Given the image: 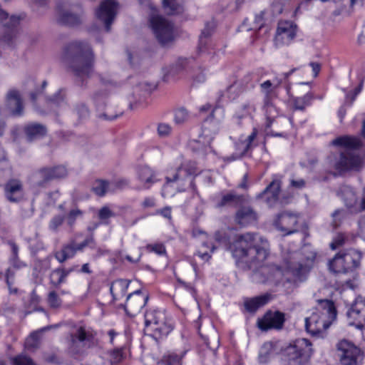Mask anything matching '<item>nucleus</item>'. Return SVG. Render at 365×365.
Here are the masks:
<instances>
[{"instance_id":"obj_40","label":"nucleus","mask_w":365,"mask_h":365,"mask_svg":"<svg viewBox=\"0 0 365 365\" xmlns=\"http://www.w3.org/2000/svg\"><path fill=\"white\" fill-rule=\"evenodd\" d=\"M109 189V182L103 180H96L92 187L93 191L100 197L104 196Z\"/></svg>"},{"instance_id":"obj_12","label":"nucleus","mask_w":365,"mask_h":365,"mask_svg":"<svg viewBox=\"0 0 365 365\" xmlns=\"http://www.w3.org/2000/svg\"><path fill=\"white\" fill-rule=\"evenodd\" d=\"M346 316L350 325L363 329L365 327V297H357L348 309Z\"/></svg>"},{"instance_id":"obj_31","label":"nucleus","mask_w":365,"mask_h":365,"mask_svg":"<svg viewBox=\"0 0 365 365\" xmlns=\"http://www.w3.org/2000/svg\"><path fill=\"white\" fill-rule=\"evenodd\" d=\"M58 21L65 26H75L81 24L82 20L80 16L68 11H59Z\"/></svg>"},{"instance_id":"obj_8","label":"nucleus","mask_w":365,"mask_h":365,"mask_svg":"<svg viewBox=\"0 0 365 365\" xmlns=\"http://www.w3.org/2000/svg\"><path fill=\"white\" fill-rule=\"evenodd\" d=\"M150 24L158 41L163 45L171 41L173 39V25L159 15L152 4L150 5Z\"/></svg>"},{"instance_id":"obj_35","label":"nucleus","mask_w":365,"mask_h":365,"mask_svg":"<svg viewBox=\"0 0 365 365\" xmlns=\"http://www.w3.org/2000/svg\"><path fill=\"white\" fill-rule=\"evenodd\" d=\"M313 99V95L307 93L302 97H294L292 100L294 108L295 110H304L307 106L311 105Z\"/></svg>"},{"instance_id":"obj_41","label":"nucleus","mask_w":365,"mask_h":365,"mask_svg":"<svg viewBox=\"0 0 365 365\" xmlns=\"http://www.w3.org/2000/svg\"><path fill=\"white\" fill-rule=\"evenodd\" d=\"M51 284L55 287H58L61 284L66 282V279L63 277L61 268L58 267L50 274Z\"/></svg>"},{"instance_id":"obj_29","label":"nucleus","mask_w":365,"mask_h":365,"mask_svg":"<svg viewBox=\"0 0 365 365\" xmlns=\"http://www.w3.org/2000/svg\"><path fill=\"white\" fill-rule=\"evenodd\" d=\"M130 281L119 279L114 281L110 287V294L113 296V300H118L123 297L128 289Z\"/></svg>"},{"instance_id":"obj_28","label":"nucleus","mask_w":365,"mask_h":365,"mask_svg":"<svg viewBox=\"0 0 365 365\" xmlns=\"http://www.w3.org/2000/svg\"><path fill=\"white\" fill-rule=\"evenodd\" d=\"M173 328L171 320L168 319L165 317V319L159 321L148 331H150L153 337L157 339L166 336L173 330Z\"/></svg>"},{"instance_id":"obj_48","label":"nucleus","mask_w":365,"mask_h":365,"mask_svg":"<svg viewBox=\"0 0 365 365\" xmlns=\"http://www.w3.org/2000/svg\"><path fill=\"white\" fill-rule=\"evenodd\" d=\"M244 140H241L235 144L236 153L229 158L230 161L235 160L244 156L248 151H244Z\"/></svg>"},{"instance_id":"obj_55","label":"nucleus","mask_w":365,"mask_h":365,"mask_svg":"<svg viewBox=\"0 0 365 365\" xmlns=\"http://www.w3.org/2000/svg\"><path fill=\"white\" fill-rule=\"evenodd\" d=\"M14 365H35L32 360L26 356H18L14 359Z\"/></svg>"},{"instance_id":"obj_39","label":"nucleus","mask_w":365,"mask_h":365,"mask_svg":"<svg viewBox=\"0 0 365 365\" xmlns=\"http://www.w3.org/2000/svg\"><path fill=\"white\" fill-rule=\"evenodd\" d=\"M182 357V354H177L173 352L168 353L163 356L157 365H181Z\"/></svg>"},{"instance_id":"obj_60","label":"nucleus","mask_w":365,"mask_h":365,"mask_svg":"<svg viewBox=\"0 0 365 365\" xmlns=\"http://www.w3.org/2000/svg\"><path fill=\"white\" fill-rule=\"evenodd\" d=\"M283 0H274L272 4L274 15L280 14L283 11Z\"/></svg>"},{"instance_id":"obj_32","label":"nucleus","mask_w":365,"mask_h":365,"mask_svg":"<svg viewBox=\"0 0 365 365\" xmlns=\"http://www.w3.org/2000/svg\"><path fill=\"white\" fill-rule=\"evenodd\" d=\"M165 314L160 310L153 309L147 311L145 314V326L146 331H148L153 326L159 321L165 319Z\"/></svg>"},{"instance_id":"obj_49","label":"nucleus","mask_w":365,"mask_h":365,"mask_svg":"<svg viewBox=\"0 0 365 365\" xmlns=\"http://www.w3.org/2000/svg\"><path fill=\"white\" fill-rule=\"evenodd\" d=\"M64 101V96L61 91H58L53 96L46 98V103L50 105L56 106H60Z\"/></svg>"},{"instance_id":"obj_50","label":"nucleus","mask_w":365,"mask_h":365,"mask_svg":"<svg viewBox=\"0 0 365 365\" xmlns=\"http://www.w3.org/2000/svg\"><path fill=\"white\" fill-rule=\"evenodd\" d=\"M86 339V332L83 327H80L77 329L76 332L71 334V341L73 344L77 341H83Z\"/></svg>"},{"instance_id":"obj_54","label":"nucleus","mask_w":365,"mask_h":365,"mask_svg":"<svg viewBox=\"0 0 365 365\" xmlns=\"http://www.w3.org/2000/svg\"><path fill=\"white\" fill-rule=\"evenodd\" d=\"M123 359V353L120 349H115L109 354V360L111 364H118Z\"/></svg>"},{"instance_id":"obj_4","label":"nucleus","mask_w":365,"mask_h":365,"mask_svg":"<svg viewBox=\"0 0 365 365\" xmlns=\"http://www.w3.org/2000/svg\"><path fill=\"white\" fill-rule=\"evenodd\" d=\"M315 258L316 253L307 247L290 252L284 258L285 272L291 274L295 282H303L307 279Z\"/></svg>"},{"instance_id":"obj_42","label":"nucleus","mask_w":365,"mask_h":365,"mask_svg":"<svg viewBox=\"0 0 365 365\" xmlns=\"http://www.w3.org/2000/svg\"><path fill=\"white\" fill-rule=\"evenodd\" d=\"M182 71V62L178 60L175 64H173L168 68L166 74L164 76L165 81H168L170 78H175L180 75Z\"/></svg>"},{"instance_id":"obj_6","label":"nucleus","mask_w":365,"mask_h":365,"mask_svg":"<svg viewBox=\"0 0 365 365\" xmlns=\"http://www.w3.org/2000/svg\"><path fill=\"white\" fill-rule=\"evenodd\" d=\"M362 254L354 249L341 250L329 262L330 271L334 273L354 272L361 265Z\"/></svg>"},{"instance_id":"obj_5","label":"nucleus","mask_w":365,"mask_h":365,"mask_svg":"<svg viewBox=\"0 0 365 365\" xmlns=\"http://www.w3.org/2000/svg\"><path fill=\"white\" fill-rule=\"evenodd\" d=\"M336 317L334 302L329 299L319 301L318 307L305 319L306 330L313 336L318 335L329 328Z\"/></svg>"},{"instance_id":"obj_11","label":"nucleus","mask_w":365,"mask_h":365,"mask_svg":"<svg viewBox=\"0 0 365 365\" xmlns=\"http://www.w3.org/2000/svg\"><path fill=\"white\" fill-rule=\"evenodd\" d=\"M94 242L92 235L85 239L82 242L78 244L75 239L63 245L60 251L56 252L55 258L60 262L63 263L66 260L73 258L78 251H82L86 247Z\"/></svg>"},{"instance_id":"obj_45","label":"nucleus","mask_w":365,"mask_h":365,"mask_svg":"<svg viewBox=\"0 0 365 365\" xmlns=\"http://www.w3.org/2000/svg\"><path fill=\"white\" fill-rule=\"evenodd\" d=\"M297 70V68H294L288 72L276 75L272 81L273 83V88L275 89L279 87L284 81H286L289 77Z\"/></svg>"},{"instance_id":"obj_57","label":"nucleus","mask_w":365,"mask_h":365,"mask_svg":"<svg viewBox=\"0 0 365 365\" xmlns=\"http://www.w3.org/2000/svg\"><path fill=\"white\" fill-rule=\"evenodd\" d=\"M115 214L106 206L103 207L98 212V217L102 220H107L113 217Z\"/></svg>"},{"instance_id":"obj_26","label":"nucleus","mask_w":365,"mask_h":365,"mask_svg":"<svg viewBox=\"0 0 365 365\" xmlns=\"http://www.w3.org/2000/svg\"><path fill=\"white\" fill-rule=\"evenodd\" d=\"M215 23L214 21H208L205 24L199 37L198 50L200 53H205L208 50V46L211 42L210 38L214 33Z\"/></svg>"},{"instance_id":"obj_58","label":"nucleus","mask_w":365,"mask_h":365,"mask_svg":"<svg viewBox=\"0 0 365 365\" xmlns=\"http://www.w3.org/2000/svg\"><path fill=\"white\" fill-rule=\"evenodd\" d=\"M171 128L168 124L160 123L158 126V133L160 137H165L170 134Z\"/></svg>"},{"instance_id":"obj_16","label":"nucleus","mask_w":365,"mask_h":365,"mask_svg":"<svg viewBox=\"0 0 365 365\" xmlns=\"http://www.w3.org/2000/svg\"><path fill=\"white\" fill-rule=\"evenodd\" d=\"M298 222V214L289 211H284L277 215L274 221V226L279 230L284 232V235H288L298 231L297 228Z\"/></svg>"},{"instance_id":"obj_13","label":"nucleus","mask_w":365,"mask_h":365,"mask_svg":"<svg viewBox=\"0 0 365 365\" xmlns=\"http://www.w3.org/2000/svg\"><path fill=\"white\" fill-rule=\"evenodd\" d=\"M148 299V295L143 293L140 289H138L128 294L124 305L126 314L130 317L136 316L145 306Z\"/></svg>"},{"instance_id":"obj_53","label":"nucleus","mask_w":365,"mask_h":365,"mask_svg":"<svg viewBox=\"0 0 365 365\" xmlns=\"http://www.w3.org/2000/svg\"><path fill=\"white\" fill-rule=\"evenodd\" d=\"M257 131L255 128L253 129L252 132L251 133V134L244 140V151H249L252 146V143L253 141L255 140V139L257 137Z\"/></svg>"},{"instance_id":"obj_22","label":"nucleus","mask_w":365,"mask_h":365,"mask_svg":"<svg viewBox=\"0 0 365 365\" xmlns=\"http://www.w3.org/2000/svg\"><path fill=\"white\" fill-rule=\"evenodd\" d=\"M6 106L13 116H21L24 113L22 100L17 91H10L7 94Z\"/></svg>"},{"instance_id":"obj_52","label":"nucleus","mask_w":365,"mask_h":365,"mask_svg":"<svg viewBox=\"0 0 365 365\" xmlns=\"http://www.w3.org/2000/svg\"><path fill=\"white\" fill-rule=\"evenodd\" d=\"M48 302L52 307H58L61 304V300L55 291L50 292L48 296Z\"/></svg>"},{"instance_id":"obj_38","label":"nucleus","mask_w":365,"mask_h":365,"mask_svg":"<svg viewBox=\"0 0 365 365\" xmlns=\"http://www.w3.org/2000/svg\"><path fill=\"white\" fill-rule=\"evenodd\" d=\"M9 244L11 247V255L9 258V262L11 266L16 269H19L24 267H26V264L21 261L19 258V247L17 245L13 242H11Z\"/></svg>"},{"instance_id":"obj_51","label":"nucleus","mask_w":365,"mask_h":365,"mask_svg":"<svg viewBox=\"0 0 365 365\" xmlns=\"http://www.w3.org/2000/svg\"><path fill=\"white\" fill-rule=\"evenodd\" d=\"M64 220V217L63 215H56L54 216L49 222V229L52 231H56L60 227Z\"/></svg>"},{"instance_id":"obj_9","label":"nucleus","mask_w":365,"mask_h":365,"mask_svg":"<svg viewBox=\"0 0 365 365\" xmlns=\"http://www.w3.org/2000/svg\"><path fill=\"white\" fill-rule=\"evenodd\" d=\"M26 14L21 13L18 15H9L8 12L0 7V24L4 29V34L1 35V43L11 46L14 39L18 33V26L20 21L24 19Z\"/></svg>"},{"instance_id":"obj_44","label":"nucleus","mask_w":365,"mask_h":365,"mask_svg":"<svg viewBox=\"0 0 365 365\" xmlns=\"http://www.w3.org/2000/svg\"><path fill=\"white\" fill-rule=\"evenodd\" d=\"M163 6L165 12L168 15L177 14L180 8L178 0H163Z\"/></svg>"},{"instance_id":"obj_34","label":"nucleus","mask_w":365,"mask_h":365,"mask_svg":"<svg viewBox=\"0 0 365 365\" xmlns=\"http://www.w3.org/2000/svg\"><path fill=\"white\" fill-rule=\"evenodd\" d=\"M355 235L352 234L338 233L330 243V247L331 250H336L341 246L351 243Z\"/></svg>"},{"instance_id":"obj_46","label":"nucleus","mask_w":365,"mask_h":365,"mask_svg":"<svg viewBox=\"0 0 365 365\" xmlns=\"http://www.w3.org/2000/svg\"><path fill=\"white\" fill-rule=\"evenodd\" d=\"M74 112L79 119L86 120L89 117L90 111L87 106L83 103H76L74 106Z\"/></svg>"},{"instance_id":"obj_10","label":"nucleus","mask_w":365,"mask_h":365,"mask_svg":"<svg viewBox=\"0 0 365 365\" xmlns=\"http://www.w3.org/2000/svg\"><path fill=\"white\" fill-rule=\"evenodd\" d=\"M225 117V111L220 107H215L210 115L203 121L200 138H202V145H210L220 129V125Z\"/></svg>"},{"instance_id":"obj_47","label":"nucleus","mask_w":365,"mask_h":365,"mask_svg":"<svg viewBox=\"0 0 365 365\" xmlns=\"http://www.w3.org/2000/svg\"><path fill=\"white\" fill-rule=\"evenodd\" d=\"M106 97L107 93L105 90L98 91L93 93L92 98L98 109L104 104Z\"/></svg>"},{"instance_id":"obj_15","label":"nucleus","mask_w":365,"mask_h":365,"mask_svg":"<svg viewBox=\"0 0 365 365\" xmlns=\"http://www.w3.org/2000/svg\"><path fill=\"white\" fill-rule=\"evenodd\" d=\"M67 170L63 165H58L53 168H42L39 169L34 178L36 183L39 187H45L47 183L54 179L62 178L66 176Z\"/></svg>"},{"instance_id":"obj_33","label":"nucleus","mask_w":365,"mask_h":365,"mask_svg":"<svg viewBox=\"0 0 365 365\" xmlns=\"http://www.w3.org/2000/svg\"><path fill=\"white\" fill-rule=\"evenodd\" d=\"M138 176V179L144 183L143 187L145 189L150 188L151 185L155 182L153 170L147 166L139 168Z\"/></svg>"},{"instance_id":"obj_3","label":"nucleus","mask_w":365,"mask_h":365,"mask_svg":"<svg viewBox=\"0 0 365 365\" xmlns=\"http://www.w3.org/2000/svg\"><path fill=\"white\" fill-rule=\"evenodd\" d=\"M62 58L78 78L88 77L92 72L94 55L86 41H73L63 50Z\"/></svg>"},{"instance_id":"obj_24","label":"nucleus","mask_w":365,"mask_h":365,"mask_svg":"<svg viewBox=\"0 0 365 365\" xmlns=\"http://www.w3.org/2000/svg\"><path fill=\"white\" fill-rule=\"evenodd\" d=\"M270 300V294H264L254 297H246L244 299L243 304L247 312L254 314L260 307L267 304Z\"/></svg>"},{"instance_id":"obj_1","label":"nucleus","mask_w":365,"mask_h":365,"mask_svg":"<svg viewBox=\"0 0 365 365\" xmlns=\"http://www.w3.org/2000/svg\"><path fill=\"white\" fill-rule=\"evenodd\" d=\"M230 249L233 257L246 263L250 269L261 267L269 255V242L256 233L237 235Z\"/></svg>"},{"instance_id":"obj_30","label":"nucleus","mask_w":365,"mask_h":365,"mask_svg":"<svg viewBox=\"0 0 365 365\" xmlns=\"http://www.w3.org/2000/svg\"><path fill=\"white\" fill-rule=\"evenodd\" d=\"M264 110L267 117V128H269L279 115L278 109L273 105L269 92H267L264 99Z\"/></svg>"},{"instance_id":"obj_14","label":"nucleus","mask_w":365,"mask_h":365,"mask_svg":"<svg viewBox=\"0 0 365 365\" xmlns=\"http://www.w3.org/2000/svg\"><path fill=\"white\" fill-rule=\"evenodd\" d=\"M118 3L114 0H104L96 11V17L103 21L107 32L110 30V26L117 14Z\"/></svg>"},{"instance_id":"obj_64","label":"nucleus","mask_w":365,"mask_h":365,"mask_svg":"<svg viewBox=\"0 0 365 365\" xmlns=\"http://www.w3.org/2000/svg\"><path fill=\"white\" fill-rule=\"evenodd\" d=\"M290 185L296 189H303L306 186V181L302 178L292 179Z\"/></svg>"},{"instance_id":"obj_20","label":"nucleus","mask_w":365,"mask_h":365,"mask_svg":"<svg viewBox=\"0 0 365 365\" xmlns=\"http://www.w3.org/2000/svg\"><path fill=\"white\" fill-rule=\"evenodd\" d=\"M257 214L253 208L247 205V201L235 212V222L240 227H245L257 222Z\"/></svg>"},{"instance_id":"obj_2","label":"nucleus","mask_w":365,"mask_h":365,"mask_svg":"<svg viewBox=\"0 0 365 365\" xmlns=\"http://www.w3.org/2000/svg\"><path fill=\"white\" fill-rule=\"evenodd\" d=\"M335 146L344 149L332 153L327 157L328 167L333 169L334 176L341 175L350 170H358L361 167V159L355 150H359L363 143L361 140L354 136H340L331 141Z\"/></svg>"},{"instance_id":"obj_61","label":"nucleus","mask_w":365,"mask_h":365,"mask_svg":"<svg viewBox=\"0 0 365 365\" xmlns=\"http://www.w3.org/2000/svg\"><path fill=\"white\" fill-rule=\"evenodd\" d=\"M363 86V81L360 83L358 87H356L353 93H347L346 89L344 88L343 91L346 93V100L351 98V101H354L356 96L361 92Z\"/></svg>"},{"instance_id":"obj_7","label":"nucleus","mask_w":365,"mask_h":365,"mask_svg":"<svg viewBox=\"0 0 365 365\" xmlns=\"http://www.w3.org/2000/svg\"><path fill=\"white\" fill-rule=\"evenodd\" d=\"M312 354V344L304 338L296 339L284 350L287 365H304Z\"/></svg>"},{"instance_id":"obj_63","label":"nucleus","mask_w":365,"mask_h":365,"mask_svg":"<svg viewBox=\"0 0 365 365\" xmlns=\"http://www.w3.org/2000/svg\"><path fill=\"white\" fill-rule=\"evenodd\" d=\"M15 275V272L11 267L6 269L5 277L7 286H10V284H13L14 283Z\"/></svg>"},{"instance_id":"obj_25","label":"nucleus","mask_w":365,"mask_h":365,"mask_svg":"<svg viewBox=\"0 0 365 365\" xmlns=\"http://www.w3.org/2000/svg\"><path fill=\"white\" fill-rule=\"evenodd\" d=\"M26 140L29 142H33L38 139L43 138L47 133L46 127L41 123H30L24 128Z\"/></svg>"},{"instance_id":"obj_59","label":"nucleus","mask_w":365,"mask_h":365,"mask_svg":"<svg viewBox=\"0 0 365 365\" xmlns=\"http://www.w3.org/2000/svg\"><path fill=\"white\" fill-rule=\"evenodd\" d=\"M255 110L254 105L247 103L242 106V111L239 117H245L251 115Z\"/></svg>"},{"instance_id":"obj_43","label":"nucleus","mask_w":365,"mask_h":365,"mask_svg":"<svg viewBox=\"0 0 365 365\" xmlns=\"http://www.w3.org/2000/svg\"><path fill=\"white\" fill-rule=\"evenodd\" d=\"M331 225L334 229L338 228L346 217V211L343 209H337L331 214Z\"/></svg>"},{"instance_id":"obj_17","label":"nucleus","mask_w":365,"mask_h":365,"mask_svg":"<svg viewBox=\"0 0 365 365\" xmlns=\"http://www.w3.org/2000/svg\"><path fill=\"white\" fill-rule=\"evenodd\" d=\"M341 362L344 365H354L360 354V349L347 340H341L336 345Z\"/></svg>"},{"instance_id":"obj_18","label":"nucleus","mask_w":365,"mask_h":365,"mask_svg":"<svg viewBox=\"0 0 365 365\" xmlns=\"http://www.w3.org/2000/svg\"><path fill=\"white\" fill-rule=\"evenodd\" d=\"M296 36V26L289 21H281L278 24L275 44L277 46L289 45Z\"/></svg>"},{"instance_id":"obj_62","label":"nucleus","mask_w":365,"mask_h":365,"mask_svg":"<svg viewBox=\"0 0 365 365\" xmlns=\"http://www.w3.org/2000/svg\"><path fill=\"white\" fill-rule=\"evenodd\" d=\"M82 215V212L78 209L72 210L68 215V223L69 225L74 224L77 217Z\"/></svg>"},{"instance_id":"obj_23","label":"nucleus","mask_w":365,"mask_h":365,"mask_svg":"<svg viewBox=\"0 0 365 365\" xmlns=\"http://www.w3.org/2000/svg\"><path fill=\"white\" fill-rule=\"evenodd\" d=\"M247 201V198L243 195H238L234 191L222 195L221 199L217 203V207H232L239 208Z\"/></svg>"},{"instance_id":"obj_36","label":"nucleus","mask_w":365,"mask_h":365,"mask_svg":"<svg viewBox=\"0 0 365 365\" xmlns=\"http://www.w3.org/2000/svg\"><path fill=\"white\" fill-rule=\"evenodd\" d=\"M274 346L272 342L267 341L263 344L259 352V361L261 364L267 363L273 355Z\"/></svg>"},{"instance_id":"obj_19","label":"nucleus","mask_w":365,"mask_h":365,"mask_svg":"<svg viewBox=\"0 0 365 365\" xmlns=\"http://www.w3.org/2000/svg\"><path fill=\"white\" fill-rule=\"evenodd\" d=\"M284 321V313L279 311H268L262 318L257 320V327L262 331L272 329H280L282 328Z\"/></svg>"},{"instance_id":"obj_56","label":"nucleus","mask_w":365,"mask_h":365,"mask_svg":"<svg viewBox=\"0 0 365 365\" xmlns=\"http://www.w3.org/2000/svg\"><path fill=\"white\" fill-rule=\"evenodd\" d=\"M202 138H200L199 140H192L189 142L188 146L193 150V151H199L200 150H202L207 145H202Z\"/></svg>"},{"instance_id":"obj_21","label":"nucleus","mask_w":365,"mask_h":365,"mask_svg":"<svg viewBox=\"0 0 365 365\" xmlns=\"http://www.w3.org/2000/svg\"><path fill=\"white\" fill-rule=\"evenodd\" d=\"M281 189V180L274 178L266 188L257 195V199H264L269 207L273 206L278 200Z\"/></svg>"},{"instance_id":"obj_27","label":"nucleus","mask_w":365,"mask_h":365,"mask_svg":"<svg viewBox=\"0 0 365 365\" xmlns=\"http://www.w3.org/2000/svg\"><path fill=\"white\" fill-rule=\"evenodd\" d=\"M5 195L6 198L12 202H18L22 190V184L19 180L11 179L5 185Z\"/></svg>"},{"instance_id":"obj_37","label":"nucleus","mask_w":365,"mask_h":365,"mask_svg":"<svg viewBox=\"0 0 365 365\" xmlns=\"http://www.w3.org/2000/svg\"><path fill=\"white\" fill-rule=\"evenodd\" d=\"M215 249V247L212 243L202 241L200 247L197 250V255L202 260L208 261Z\"/></svg>"}]
</instances>
